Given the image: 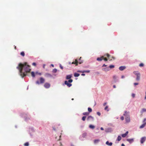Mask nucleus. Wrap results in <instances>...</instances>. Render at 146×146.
Masks as SVG:
<instances>
[{"instance_id": "obj_1", "label": "nucleus", "mask_w": 146, "mask_h": 146, "mask_svg": "<svg viewBox=\"0 0 146 146\" xmlns=\"http://www.w3.org/2000/svg\"><path fill=\"white\" fill-rule=\"evenodd\" d=\"M17 68L19 70V74L22 78L26 76L27 73L29 72L31 70L29 66L26 63L24 64L19 63Z\"/></svg>"}, {"instance_id": "obj_2", "label": "nucleus", "mask_w": 146, "mask_h": 146, "mask_svg": "<svg viewBox=\"0 0 146 146\" xmlns=\"http://www.w3.org/2000/svg\"><path fill=\"white\" fill-rule=\"evenodd\" d=\"M72 80L70 79L68 81H65L64 82V83L65 84L67 85V86L70 87L72 86V84L69 83H71L72 82Z\"/></svg>"}, {"instance_id": "obj_3", "label": "nucleus", "mask_w": 146, "mask_h": 146, "mask_svg": "<svg viewBox=\"0 0 146 146\" xmlns=\"http://www.w3.org/2000/svg\"><path fill=\"white\" fill-rule=\"evenodd\" d=\"M123 115L126 117H130L129 116V112L127 111H125L124 112Z\"/></svg>"}, {"instance_id": "obj_4", "label": "nucleus", "mask_w": 146, "mask_h": 146, "mask_svg": "<svg viewBox=\"0 0 146 146\" xmlns=\"http://www.w3.org/2000/svg\"><path fill=\"white\" fill-rule=\"evenodd\" d=\"M113 131V130L111 128H108L105 129V131L106 133L111 132Z\"/></svg>"}, {"instance_id": "obj_5", "label": "nucleus", "mask_w": 146, "mask_h": 146, "mask_svg": "<svg viewBox=\"0 0 146 146\" xmlns=\"http://www.w3.org/2000/svg\"><path fill=\"white\" fill-rule=\"evenodd\" d=\"M86 133H84L82 134V136H80V139L81 140H84L82 138H85L86 136Z\"/></svg>"}, {"instance_id": "obj_6", "label": "nucleus", "mask_w": 146, "mask_h": 146, "mask_svg": "<svg viewBox=\"0 0 146 146\" xmlns=\"http://www.w3.org/2000/svg\"><path fill=\"white\" fill-rule=\"evenodd\" d=\"M94 120L93 117L91 115L88 116L87 118V120L88 121H93Z\"/></svg>"}, {"instance_id": "obj_7", "label": "nucleus", "mask_w": 146, "mask_h": 146, "mask_svg": "<svg viewBox=\"0 0 146 146\" xmlns=\"http://www.w3.org/2000/svg\"><path fill=\"white\" fill-rule=\"evenodd\" d=\"M78 72H81V73H84V72H87V73H89L90 72V70H78L77 71Z\"/></svg>"}, {"instance_id": "obj_8", "label": "nucleus", "mask_w": 146, "mask_h": 146, "mask_svg": "<svg viewBox=\"0 0 146 146\" xmlns=\"http://www.w3.org/2000/svg\"><path fill=\"white\" fill-rule=\"evenodd\" d=\"M127 141L129 142V143L130 144L132 143L134 141V139L131 138L130 139H127Z\"/></svg>"}, {"instance_id": "obj_9", "label": "nucleus", "mask_w": 146, "mask_h": 146, "mask_svg": "<svg viewBox=\"0 0 146 146\" xmlns=\"http://www.w3.org/2000/svg\"><path fill=\"white\" fill-rule=\"evenodd\" d=\"M146 139V137H143L141 138V143H143L145 141Z\"/></svg>"}, {"instance_id": "obj_10", "label": "nucleus", "mask_w": 146, "mask_h": 146, "mask_svg": "<svg viewBox=\"0 0 146 146\" xmlns=\"http://www.w3.org/2000/svg\"><path fill=\"white\" fill-rule=\"evenodd\" d=\"M125 119L126 123H129L130 121V117H125Z\"/></svg>"}, {"instance_id": "obj_11", "label": "nucleus", "mask_w": 146, "mask_h": 146, "mask_svg": "<svg viewBox=\"0 0 146 146\" xmlns=\"http://www.w3.org/2000/svg\"><path fill=\"white\" fill-rule=\"evenodd\" d=\"M44 87L46 88H48L50 87V84L48 83H46L44 84Z\"/></svg>"}, {"instance_id": "obj_12", "label": "nucleus", "mask_w": 146, "mask_h": 146, "mask_svg": "<svg viewBox=\"0 0 146 146\" xmlns=\"http://www.w3.org/2000/svg\"><path fill=\"white\" fill-rule=\"evenodd\" d=\"M45 76L46 77H52V76L50 74L48 73H46L45 75Z\"/></svg>"}, {"instance_id": "obj_13", "label": "nucleus", "mask_w": 146, "mask_h": 146, "mask_svg": "<svg viewBox=\"0 0 146 146\" xmlns=\"http://www.w3.org/2000/svg\"><path fill=\"white\" fill-rule=\"evenodd\" d=\"M126 68L125 66H121L119 68V70L122 71L125 69Z\"/></svg>"}, {"instance_id": "obj_14", "label": "nucleus", "mask_w": 146, "mask_h": 146, "mask_svg": "<svg viewBox=\"0 0 146 146\" xmlns=\"http://www.w3.org/2000/svg\"><path fill=\"white\" fill-rule=\"evenodd\" d=\"M102 70L106 72L110 70V68L109 67H107L105 68H103L102 69Z\"/></svg>"}, {"instance_id": "obj_15", "label": "nucleus", "mask_w": 146, "mask_h": 146, "mask_svg": "<svg viewBox=\"0 0 146 146\" xmlns=\"http://www.w3.org/2000/svg\"><path fill=\"white\" fill-rule=\"evenodd\" d=\"M106 143L107 145H108V146H111L113 144V143L112 142L110 143V142H109L108 141H107L106 142Z\"/></svg>"}, {"instance_id": "obj_16", "label": "nucleus", "mask_w": 146, "mask_h": 146, "mask_svg": "<svg viewBox=\"0 0 146 146\" xmlns=\"http://www.w3.org/2000/svg\"><path fill=\"white\" fill-rule=\"evenodd\" d=\"M40 83H43L44 82V79L43 78L41 77L40 78Z\"/></svg>"}, {"instance_id": "obj_17", "label": "nucleus", "mask_w": 146, "mask_h": 146, "mask_svg": "<svg viewBox=\"0 0 146 146\" xmlns=\"http://www.w3.org/2000/svg\"><path fill=\"white\" fill-rule=\"evenodd\" d=\"M128 133V131H127L126 133L124 134H123L122 135V136L123 137H125L127 135Z\"/></svg>"}, {"instance_id": "obj_18", "label": "nucleus", "mask_w": 146, "mask_h": 146, "mask_svg": "<svg viewBox=\"0 0 146 146\" xmlns=\"http://www.w3.org/2000/svg\"><path fill=\"white\" fill-rule=\"evenodd\" d=\"M104 58V57L103 56H102L100 58H97V60L98 61H102L103 58Z\"/></svg>"}, {"instance_id": "obj_19", "label": "nucleus", "mask_w": 146, "mask_h": 146, "mask_svg": "<svg viewBox=\"0 0 146 146\" xmlns=\"http://www.w3.org/2000/svg\"><path fill=\"white\" fill-rule=\"evenodd\" d=\"M72 77V75H67L66 76V79H70Z\"/></svg>"}, {"instance_id": "obj_20", "label": "nucleus", "mask_w": 146, "mask_h": 146, "mask_svg": "<svg viewBox=\"0 0 146 146\" xmlns=\"http://www.w3.org/2000/svg\"><path fill=\"white\" fill-rule=\"evenodd\" d=\"M146 112V109L143 108L141 110V113H143V112Z\"/></svg>"}, {"instance_id": "obj_21", "label": "nucleus", "mask_w": 146, "mask_h": 146, "mask_svg": "<svg viewBox=\"0 0 146 146\" xmlns=\"http://www.w3.org/2000/svg\"><path fill=\"white\" fill-rule=\"evenodd\" d=\"M76 62H75L74 61L72 62V64H76V65H77L78 63V61L77 59H76L75 60Z\"/></svg>"}, {"instance_id": "obj_22", "label": "nucleus", "mask_w": 146, "mask_h": 146, "mask_svg": "<svg viewBox=\"0 0 146 146\" xmlns=\"http://www.w3.org/2000/svg\"><path fill=\"white\" fill-rule=\"evenodd\" d=\"M146 124V122L145 123L142 124V125H141L140 126V128H143L145 126V124Z\"/></svg>"}, {"instance_id": "obj_23", "label": "nucleus", "mask_w": 146, "mask_h": 146, "mask_svg": "<svg viewBox=\"0 0 146 146\" xmlns=\"http://www.w3.org/2000/svg\"><path fill=\"white\" fill-rule=\"evenodd\" d=\"M89 127L90 128L93 129L95 128V126L92 125H90L89 126Z\"/></svg>"}, {"instance_id": "obj_24", "label": "nucleus", "mask_w": 146, "mask_h": 146, "mask_svg": "<svg viewBox=\"0 0 146 146\" xmlns=\"http://www.w3.org/2000/svg\"><path fill=\"white\" fill-rule=\"evenodd\" d=\"M136 76H137V78H136V79L138 81L140 80V74Z\"/></svg>"}, {"instance_id": "obj_25", "label": "nucleus", "mask_w": 146, "mask_h": 146, "mask_svg": "<svg viewBox=\"0 0 146 146\" xmlns=\"http://www.w3.org/2000/svg\"><path fill=\"white\" fill-rule=\"evenodd\" d=\"M80 76V74L77 73H75L74 74V76L75 77H78Z\"/></svg>"}, {"instance_id": "obj_26", "label": "nucleus", "mask_w": 146, "mask_h": 146, "mask_svg": "<svg viewBox=\"0 0 146 146\" xmlns=\"http://www.w3.org/2000/svg\"><path fill=\"white\" fill-rule=\"evenodd\" d=\"M100 141V140L99 139H96L94 140V142L95 144H96L98 143Z\"/></svg>"}, {"instance_id": "obj_27", "label": "nucleus", "mask_w": 146, "mask_h": 146, "mask_svg": "<svg viewBox=\"0 0 146 146\" xmlns=\"http://www.w3.org/2000/svg\"><path fill=\"white\" fill-rule=\"evenodd\" d=\"M121 137L120 136H119V135L118 136L117 140L118 141H120L121 140Z\"/></svg>"}, {"instance_id": "obj_28", "label": "nucleus", "mask_w": 146, "mask_h": 146, "mask_svg": "<svg viewBox=\"0 0 146 146\" xmlns=\"http://www.w3.org/2000/svg\"><path fill=\"white\" fill-rule=\"evenodd\" d=\"M133 73L135 74L136 76L140 74L138 72V71H134L133 72Z\"/></svg>"}, {"instance_id": "obj_29", "label": "nucleus", "mask_w": 146, "mask_h": 146, "mask_svg": "<svg viewBox=\"0 0 146 146\" xmlns=\"http://www.w3.org/2000/svg\"><path fill=\"white\" fill-rule=\"evenodd\" d=\"M89 114V113L88 112H84L82 113V114L84 115H88Z\"/></svg>"}, {"instance_id": "obj_30", "label": "nucleus", "mask_w": 146, "mask_h": 146, "mask_svg": "<svg viewBox=\"0 0 146 146\" xmlns=\"http://www.w3.org/2000/svg\"><path fill=\"white\" fill-rule=\"evenodd\" d=\"M31 75L33 77H34L35 76V73L33 72H32L31 73Z\"/></svg>"}, {"instance_id": "obj_31", "label": "nucleus", "mask_w": 146, "mask_h": 146, "mask_svg": "<svg viewBox=\"0 0 146 146\" xmlns=\"http://www.w3.org/2000/svg\"><path fill=\"white\" fill-rule=\"evenodd\" d=\"M20 54L23 56H24L25 55L24 52L23 51L21 52Z\"/></svg>"}, {"instance_id": "obj_32", "label": "nucleus", "mask_w": 146, "mask_h": 146, "mask_svg": "<svg viewBox=\"0 0 146 146\" xmlns=\"http://www.w3.org/2000/svg\"><path fill=\"white\" fill-rule=\"evenodd\" d=\"M81 57H80V58L79 59V62H78L79 63V64H81L83 62V61L81 60Z\"/></svg>"}, {"instance_id": "obj_33", "label": "nucleus", "mask_w": 146, "mask_h": 146, "mask_svg": "<svg viewBox=\"0 0 146 146\" xmlns=\"http://www.w3.org/2000/svg\"><path fill=\"white\" fill-rule=\"evenodd\" d=\"M88 110L89 111V113L91 112L92 111V109L91 108H88Z\"/></svg>"}, {"instance_id": "obj_34", "label": "nucleus", "mask_w": 146, "mask_h": 146, "mask_svg": "<svg viewBox=\"0 0 146 146\" xmlns=\"http://www.w3.org/2000/svg\"><path fill=\"white\" fill-rule=\"evenodd\" d=\"M108 106H106L104 108V110H106L107 111H109V110L108 109Z\"/></svg>"}, {"instance_id": "obj_35", "label": "nucleus", "mask_w": 146, "mask_h": 146, "mask_svg": "<svg viewBox=\"0 0 146 146\" xmlns=\"http://www.w3.org/2000/svg\"><path fill=\"white\" fill-rule=\"evenodd\" d=\"M56 72L57 69L56 68L54 69L52 71V72L53 73H56Z\"/></svg>"}, {"instance_id": "obj_36", "label": "nucleus", "mask_w": 146, "mask_h": 146, "mask_svg": "<svg viewBox=\"0 0 146 146\" xmlns=\"http://www.w3.org/2000/svg\"><path fill=\"white\" fill-rule=\"evenodd\" d=\"M86 118V116H83L82 118V120L84 121H85Z\"/></svg>"}, {"instance_id": "obj_37", "label": "nucleus", "mask_w": 146, "mask_h": 146, "mask_svg": "<svg viewBox=\"0 0 146 146\" xmlns=\"http://www.w3.org/2000/svg\"><path fill=\"white\" fill-rule=\"evenodd\" d=\"M114 67V65H110V66L109 67V68H113Z\"/></svg>"}, {"instance_id": "obj_38", "label": "nucleus", "mask_w": 146, "mask_h": 146, "mask_svg": "<svg viewBox=\"0 0 146 146\" xmlns=\"http://www.w3.org/2000/svg\"><path fill=\"white\" fill-rule=\"evenodd\" d=\"M29 145V143L28 142H26L24 144L25 146H28Z\"/></svg>"}, {"instance_id": "obj_39", "label": "nucleus", "mask_w": 146, "mask_h": 146, "mask_svg": "<svg viewBox=\"0 0 146 146\" xmlns=\"http://www.w3.org/2000/svg\"><path fill=\"white\" fill-rule=\"evenodd\" d=\"M35 74H39L40 75H41V74L40 73H39L38 72H36L35 73Z\"/></svg>"}, {"instance_id": "obj_40", "label": "nucleus", "mask_w": 146, "mask_h": 146, "mask_svg": "<svg viewBox=\"0 0 146 146\" xmlns=\"http://www.w3.org/2000/svg\"><path fill=\"white\" fill-rule=\"evenodd\" d=\"M31 131L32 132H33L34 131V129L33 128H31L29 129V131Z\"/></svg>"}, {"instance_id": "obj_41", "label": "nucleus", "mask_w": 146, "mask_h": 146, "mask_svg": "<svg viewBox=\"0 0 146 146\" xmlns=\"http://www.w3.org/2000/svg\"><path fill=\"white\" fill-rule=\"evenodd\" d=\"M144 65V64L143 63H141L139 65V66L140 67L143 66Z\"/></svg>"}, {"instance_id": "obj_42", "label": "nucleus", "mask_w": 146, "mask_h": 146, "mask_svg": "<svg viewBox=\"0 0 146 146\" xmlns=\"http://www.w3.org/2000/svg\"><path fill=\"white\" fill-rule=\"evenodd\" d=\"M135 94H134L133 93L132 94V96L133 98H134L135 97Z\"/></svg>"}, {"instance_id": "obj_43", "label": "nucleus", "mask_w": 146, "mask_h": 146, "mask_svg": "<svg viewBox=\"0 0 146 146\" xmlns=\"http://www.w3.org/2000/svg\"><path fill=\"white\" fill-rule=\"evenodd\" d=\"M36 84H40V83L39 81H37L36 82Z\"/></svg>"}, {"instance_id": "obj_44", "label": "nucleus", "mask_w": 146, "mask_h": 146, "mask_svg": "<svg viewBox=\"0 0 146 146\" xmlns=\"http://www.w3.org/2000/svg\"><path fill=\"white\" fill-rule=\"evenodd\" d=\"M97 114L99 116H100V115H101V113H100L99 112H97Z\"/></svg>"}, {"instance_id": "obj_45", "label": "nucleus", "mask_w": 146, "mask_h": 146, "mask_svg": "<svg viewBox=\"0 0 146 146\" xmlns=\"http://www.w3.org/2000/svg\"><path fill=\"white\" fill-rule=\"evenodd\" d=\"M121 119L122 120H124V118L123 117V116H121Z\"/></svg>"}, {"instance_id": "obj_46", "label": "nucleus", "mask_w": 146, "mask_h": 146, "mask_svg": "<svg viewBox=\"0 0 146 146\" xmlns=\"http://www.w3.org/2000/svg\"><path fill=\"white\" fill-rule=\"evenodd\" d=\"M106 56H107L108 57H109L110 55L109 54H106Z\"/></svg>"}, {"instance_id": "obj_47", "label": "nucleus", "mask_w": 146, "mask_h": 146, "mask_svg": "<svg viewBox=\"0 0 146 146\" xmlns=\"http://www.w3.org/2000/svg\"><path fill=\"white\" fill-rule=\"evenodd\" d=\"M32 65L34 66H36V63L35 62H33V63Z\"/></svg>"}, {"instance_id": "obj_48", "label": "nucleus", "mask_w": 146, "mask_h": 146, "mask_svg": "<svg viewBox=\"0 0 146 146\" xmlns=\"http://www.w3.org/2000/svg\"><path fill=\"white\" fill-rule=\"evenodd\" d=\"M134 84L135 85H136L138 84V83H134Z\"/></svg>"}, {"instance_id": "obj_49", "label": "nucleus", "mask_w": 146, "mask_h": 146, "mask_svg": "<svg viewBox=\"0 0 146 146\" xmlns=\"http://www.w3.org/2000/svg\"><path fill=\"white\" fill-rule=\"evenodd\" d=\"M107 104L106 102H105L103 104V106H105Z\"/></svg>"}, {"instance_id": "obj_50", "label": "nucleus", "mask_w": 146, "mask_h": 146, "mask_svg": "<svg viewBox=\"0 0 146 146\" xmlns=\"http://www.w3.org/2000/svg\"><path fill=\"white\" fill-rule=\"evenodd\" d=\"M103 59H104V60L105 61H107V59L106 58H104Z\"/></svg>"}, {"instance_id": "obj_51", "label": "nucleus", "mask_w": 146, "mask_h": 146, "mask_svg": "<svg viewBox=\"0 0 146 146\" xmlns=\"http://www.w3.org/2000/svg\"><path fill=\"white\" fill-rule=\"evenodd\" d=\"M107 66V65H105V64H104L103 66H102V67H104V66Z\"/></svg>"}, {"instance_id": "obj_52", "label": "nucleus", "mask_w": 146, "mask_h": 146, "mask_svg": "<svg viewBox=\"0 0 146 146\" xmlns=\"http://www.w3.org/2000/svg\"><path fill=\"white\" fill-rule=\"evenodd\" d=\"M100 129H101V130H104V128H103L102 127H101V128H100Z\"/></svg>"}, {"instance_id": "obj_53", "label": "nucleus", "mask_w": 146, "mask_h": 146, "mask_svg": "<svg viewBox=\"0 0 146 146\" xmlns=\"http://www.w3.org/2000/svg\"><path fill=\"white\" fill-rule=\"evenodd\" d=\"M121 78H125V76L123 75L121 76Z\"/></svg>"}, {"instance_id": "obj_54", "label": "nucleus", "mask_w": 146, "mask_h": 146, "mask_svg": "<svg viewBox=\"0 0 146 146\" xmlns=\"http://www.w3.org/2000/svg\"><path fill=\"white\" fill-rule=\"evenodd\" d=\"M85 75V74L84 73H82L81 74V75L82 76H84Z\"/></svg>"}, {"instance_id": "obj_55", "label": "nucleus", "mask_w": 146, "mask_h": 146, "mask_svg": "<svg viewBox=\"0 0 146 146\" xmlns=\"http://www.w3.org/2000/svg\"><path fill=\"white\" fill-rule=\"evenodd\" d=\"M60 68H61V69H62L63 68V67H62L61 66V65L60 64Z\"/></svg>"}, {"instance_id": "obj_56", "label": "nucleus", "mask_w": 146, "mask_h": 146, "mask_svg": "<svg viewBox=\"0 0 146 146\" xmlns=\"http://www.w3.org/2000/svg\"><path fill=\"white\" fill-rule=\"evenodd\" d=\"M121 146H125L124 144L123 143L121 144Z\"/></svg>"}, {"instance_id": "obj_57", "label": "nucleus", "mask_w": 146, "mask_h": 146, "mask_svg": "<svg viewBox=\"0 0 146 146\" xmlns=\"http://www.w3.org/2000/svg\"><path fill=\"white\" fill-rule=\"evenodd\" d=\"M113 87L114 88H116V86L115 85H114L113 86Z\"/></svg>"}, {"instance_id": "obj_58", "label": "nucleus", "mask_w": 146, "mask_h": 146, "mask_svg": "<svg viewBox=\"0 0 146 146\" xmlns=\"http://www.w3.org/2000/svg\"><path fill=\"white\" fill-rule=\"evenodd\" d=\"M145 99H146V91L145 92Z\"/></svg>"}, {"instance_id": "obj_59", "label": "nucleus", "mask_w": 146, "mask_h": 146, "mask_svg": "<svg viewBox=\"0 0 146 146\" xmlns=\"http://www.w3.org/2000/svg\"><path fill=\"white\" fill-rule=\"evenodd\" d=\"M71 146H75L74 145L72 144L71 143L70 145Z\"/></svg>"}, {"instance_id": "obj_60", "label": "nucleus", "mask_w": 146, "mask_h": 146, "mask_svg": "<svg viewBox=\"0 0 146 146\" xmlns=\"http://www.w3.org/2000/svg\"><path fill=\"white\" fill-rule=\"evenodd\" d=\"M146 121V118L144 119L143 120V121Z\"/></svg>"}, {"instance_id": "obj_61", "label": "nucleus", "mask_w": 146, "mask_h": 146, "mask_svg": "<svg viewBox=\"0 0 146 146\" xmlns=\"http://www.w3.org/2000/svg\"><path fill=\"white\" fill-rule=\"evenodd\" d=\"M51 66H52L53 67H54V65L53 64H51Z\"/></svg>"}, {"instance_id": "obj_62", "label": "nucleus", "mask_w": 146, "mask_h": 146, "mask_svg": "<svg viewBox=\"0 0 146 146\" xmlns=\"http://www.w3.org/2000/svg\"><path fill=\"white\" fill-rule=\"evenodd\" d=\"M45 66V64H43V68H44Z\"/></svg>"}, {"instance_id": "obj_63", "label": "nucleus", "mask_w": 146, "mask_h": 146, "mask_svg": "<svg viewBox=\"0 0 146 146\" xmlns=\"http://www.w3.org/2000/svg\"><path fill=\"white\" fill-rule=\"evenodd\" d=\"M112 58H113V59H114V58L113 57H112Z\"/></svg>"}, {"instance_id": "obj_64", "label": "nucleus", "mask_w": 146, "mask_h": 146, "mask_svg": "<svg viewBox=\"0 0 146 146\" xmlns=\"http://www.w3.org/2000/svg\"><path fill=\"white\" fill-rule=\"evenodd\" d=\"M72 100H74V99H73V98H72Z\"/></svg>"}]
</instances>
